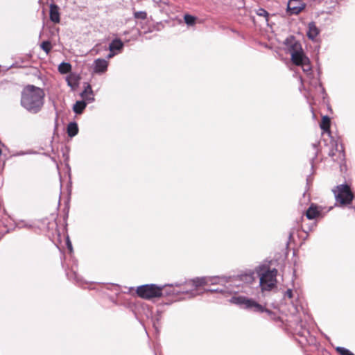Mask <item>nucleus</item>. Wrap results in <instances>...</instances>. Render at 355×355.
<instances>
[{"mask_svg": "<svg viewBox=\"0 0 355 355\" xmlns=\"http://www.w3.org/2000/svg\"><path fill=\"white\" fill-rule=\"evenodd\" d=\"M44 103V92L40 87L28 85L21 92V105L28 112L33 114L39 112Z\"/></svg>", "mask_w": 355, "mask_h": 355, "instance_id": "nucleus-1", "label": "nucleus"}, {"mask_svg": "<svg viewBox=\"0 0 355 355\" xmlns=\"http://www.w3.org/2000/svg\"><path fill=\"white\" fill-rule=\"evenodd\" d=\"M230 302L235 304L241 308L248 309L256 313H266L268 317L272 320H276L279 318L271 311L265 309L262 305L252 299H249L245 296H233Z\"/></svg>", "mask_w": 355, "mask_h": 355, "instance_id": "nucleus-2", "label": "nucleus"}, {"mask_svg": "<svg viewBox=\"0 0 355 355\" xmlns=\"http://www.w3.org/2000/svg\"><path fill=\"white\" fill-rule=\"evenodd\" d=\"M163 286H158L156 284H144L137 287V294L141 298L150 300L155 297L162 296Z\"/></svg>", "mask_w": 355, "mask_h": 355, "instance_id": "nucleus-3", "label": "nucleus"}, {"mask_svg": "<svg viewBox=\"0 0 355 355\" xmlns=\"http://www.w3.org/2000/svg\"><path fill=\"white\" fill-rule=\"evenodd\" d=\"M336 188V190H334L336 201L341 205H349L353 201L354 194L348 184H342L337 186Z\"/></svg>", "mask_w": 355, "mask_h": 355, "instance_id": "nucleus-4", "label": "nucleus"}, {"mask_svg": "<svg viewBox=\"0 0 355 355\" xmlns=\"http://www.w3.org/2000/svg\"><path fill=\"white\" fill-rule=\"evenodd\" d=\"M220 283L218 284H221L225 286L227 289V292L230 293H236L241 291V288H243V283L239 280L236 276L233 277H220Z\"/></svg>", "mask_w": 355, "mask_h": 355, "instance_id": "nucleus-5", "label": "nucleus"}, {"mask_svg": "<svg viewBox=\"0 0 355 355\" xmlns=\"http://www.w3.org/2000/svg\"><path fill=\"white\" fill-rule=\"evenodd\" d=\"M277 270H267L260 276V286L262 290H270L276 283Z\"/></svg>", "mask_w": 355, "mask_h": 355, "instance_id": "nucleus-6", "label": "nucleus"}, {"mask_svg": "<svg viewBox=\"0 0 355 355\" xmlns=\"http://www.w3.org/2000/svg\"><path fill=\"white\" fill-rule=\"evenodd\" d=\"M220 277L214 276V277H197L191 280L193 286L196 287L207 285V284H218L220 283Z\"/></svg>", "mask_w": 355, "mask_h": 355, "instance_id": "nucleus-7", "label": "nucleus"}, {"mask_svg": "<svg viewBox=\"0 0 355 355\" xmlns=\"http://www.w3.org/2000/svg\"><path fill=\"white\" fill-rule=\"evenodd\" d=\"M333 146L334 148L329 150V156H330L334 162H341L344 160L345 153L343 146H340V148H339L337 142H335Z\"/></svg>", "mask_w": 355, "mask_h": 355, "instance_id": "nucleus-8", "label": "nucleus"}, {"mask_svg": "<svg viewBox=\"0 0 355 355\" xmlns=\"http://www.w3.org/2000/svg\"><path fill=\"white\" fill-rule=\"evenodd\" d=\"M303 9V6L297 0H290L287 5V12L289 15H297Z\"/></svg>", "mask_w": 355, "mask_h": 355, "instance_id": "nucleus-9", "label": "nucleus"}, {"mask_svg": "<svg viewBox=\"0 0 355 355\" xmlns=\"http://www.w3.org/2000/svg\"><path fill=\"white\" fill-rule=\"evenodd\" d=\"M108 62L105 59L98 58L94 62V71L97 73H104L107 71Z\"/></svg>", "mask_w": 355, "mask_h": 355, "instance_id": "nucleus-10", "label": "nucleus"}, {"mask_svg": "<svg viewBox=\"0 0 355 355\" xmlns=\"http://www.w3.org/2000/svg\"><path fill=\"white\" fill-rule=\"evenodd\" d=\"M291 60L295 65L300 66L304 62H308L309 58L302 51H294L291 53Z\"/></svg>", "mask_w": 355, "mask_h": 355, "instance_id": "nucleus-11", "label": "nucleus"}, {"mask_svg": "<svg viewBox=\"0 0 355 355\" xmlns=\"http://www.w3.org/2000/svg\"><path fill=\"white\" fill-rule=\"evenodd\" d=\"M59 7L54 3L50 5L49 17L53 23L58 24L60 21V15Z\"/></svg>", "mask_w": 355, "mask_h": 355, "instance_id": "nucleus-12", "label": "nucleus"}, {"mask_svg": "<svg viewBox=\"0 0 355 355\" xmlns=\"http://www.w3.org/2000/svg\"><path fill=\"white\" fill-rule=\"evenodd\" d=\"M238 278H239V280L241 281V283H243V286L245 285H249L253 282L254 280V272H246V273H242L240 275H236Z\"/></svg>", "mask_w": 355, "mask_h": 355, "instance_id": "nucleus-13", "label": "nucleus"}, {"mask_svg": "<svg viewBox=\"0 0 355 355\" xmlns=\"http://www.w3.org/2000/svg\"><path fill=\"white\" fill-rule=\"evenodd\" d=\"M309 29L307 31V37L311 40H314L315 38L318 35L320 31L314 22H310L309 24Z\"/></svg>", "mask_w": 355, "mask_h": 355, "instance_id": "nucleus-14", "label": "nucleus"}, {"mask_svg": "<svg viewBox=\"0 0 355 355\" xmlns=\"http://www.w3.org/2000/svg\"><path fill=\"white\" fill-rule=\"evenodd\" d=\"M320 214V211L318 209V207L312 204L306 211V216L308 219L312 220Z\"/></svg>", "mask_w": 355, "mask_h": 355, "instance_id": "nucleus-15", "label": "nucleus"}, {"mask_svg": "<svg viewBox=\"0 0 355 355\" xmlns=\"http://www.w3.org/2000/svg\"><path fill=\"white\" fill-rule=\"evenodd\" d=\"M81 96L89 103L94 101V98L93 96V91L91 85L87 84L85 87L84 91L80 94Z\"/></svg>", "mask_w": 355, "mask_h": 355, "instance_id": "nucleus-16", "label": "nucleus"}, {"mask_svg": "<svg viewBox=\"0 0 355 355\" xmlns=\"http://www.w3.org/2000/svg\"><path fill=\"white\" fill-rule=\"evenodd\" d=\"M67 85L73 89H75L79 82V77L76 74H70L66 77Z\"/></svg>", "mask_w": 355, "mask_h": 355, "instance_id": "nucleus-17", "label": "nucleus"}, {"mask_svg": "<svg viewBox=\"0 0 355 355\" xmlns=\"http://www.w3.org/2000/svg\"><path fill=\"white\" fill-rule=\"evenodd\" d=\"M123 47V43L122 41L119 39H114L112 41V42L110 44L108 49L110 51H121Z\"/></svg>", "mask_w": 355, "mask_h": 355, "instance_id": "nucleus-18", "label": "nucleus"}, {"mask_svg": "<svg viewBox=\"0 0 355 355\" xmlns=\"http://www.w3.org/2000/svg\"><path fill=\"white\" fill-rule=\"evenodd\" d=\"M78 132V127L76 122H71L67 126V134L69 137H73Z\"/></svg>", "mask_w": 355, "mask_h": 355, "instance_id": "nucleus-19", "label": "nucleus"}, {"mask_svg": "<svg viewBox=\"0 0 355 355\" xmlns=\"http://www.w3.org/2000/svg\"><path fill=\"white\" fill-rule=\"evenodd\" d=\"M330 118L328 116H324L320 123V128L326 132H330Z\"/></svg>", "mask_w": 355, "mask_h": 355, "instance_id": "nucleus-20", "label": "nucleus"}, {"mask_svg": "<svg viewBox=\"0 0 355 355\" xmlns=\"http://www.w3.org/2000/svg\"><path fill=\"white\" fill-rule=\"evenodd\" d=\"M295 334H297L298 336L303 337L306 336V334H309L308 329L303 327L302 324V321H299V322L297 324L296 327L294 329Z\"/></svg>", "mask_w": 355, "mask_h": 355, "instance_id": "nucleus-21", "label": "nucleus"}, {"mask_svg": "<svg viewBox=\"0 0 355 355\" xmlns=\"http://www.w3.org/2000/svg\"><path fill=\"white\" fill-rule=\"evenodd\" d=\"M71 70V65L69 62H62L58 66V71L61 74H65L70 72Z\"/></svg>", "mask_w": 355, "mask_h": 355, "instance_id": "nucleus-22", "label": "nucleus"}, {"mask_svg": "<svg viewBox=\"0 0 355 355\" xmlns=\"http://www.w3.org/2000/svg\"><path fill=\"white\" fill-rule=\"evenodd\" d=\"M87 104L85 101H77L73 107V112L76 114H81L85 108Z\"/></svg>", "mask_w": 355, "mask_h": 355, "instance_id": "nucleus-23", "label": "nucleus"}, {"mask_svg": "<svg viewBox=\"0 0 355 355\" xmlns=\"http://www.w3.org/2000/svg\"><path fill=\"white\" fill-rule=\"evenodd\" d=\"M318 145H319V143L312 144V147L313 148V157L310 159V162H311L312 168L313 167L314 160L317 158V156L318 154Z\"/></svg>", "mask_w": 355, "mask_h": 355, "instance_id": "nucleus-24", "label": "nucleus"}, {"mask_svg": "<svg viewBox=\"0 0 355 355\" xmlns=\"http://www.w3.org/2000/svg\"><path fill=\"white\" fill-rule=\"evenodd\" d=\"M300 66L302 67L303 71L308 76L311 74V66L309 60L308 62H304Z\"/></svg>", "mask_w": 355, "mask_h": 355, "instance_id": "nucleus-25", "label": "nucleus"}, {"mask_svg": "<svg viewBox=\"0 0 355 355\" xmlns=\"http://www.w3.org/2000/svg\"><path fill=\"white\" fill-rule=\"evenodd\" d=\"M184 21L188 26H193L195 24L196 17L191 15L187 14L184 17Z\"/></svg>", "mask_w": 355, "mask_h": 355, "instance_id": "nucleus-26", "label": "nucleus"}, {"mask_svg": "<svg viewBox=\"0 0 355 355\" xmlns=\"http://www.w3.org/2000/svg\"><path fill=\"white\" fill-rule=\"evenodd\" d=\"M336 350L340 355H354L351 351L343 347H337Z\"/></svg>", "mask_w": 355, "mask_h": 355, "instance_id": "nucleus-27", "label": "nucleus"}, {"mask_svg": "<svg viewBox=\"0 0 355 355\" xmlns=\"http://www.w3.org/2000/svg\"><path fill=\"white\" fill-rule=\"evenodd\" d=\"M41 48L46 53H49L51 50V44L49 41H44L41 44Z\"/></svg>", "mask_w": 355, "mask_h": 355, "instance_id": "nucleus-28", "label": "nucleus"}, {"mask_svg": "<svg viewBox=\"0 0 355 355\" xmlns=\"http://www.w3.org/2000/svg\"><path fill=\"white\" fill-rule=\"evenodd\" d=\"M134 17L135 19H146L147 18V13L145 11H137L134 12Z\"/></svg>", "mask_w": 355, "mask_h": 355, "instance_id": "nucleus-29", "label": "nucleus"}, {"mask_svg": "<svg viewBox=\"0 0 355 355\" xmlns=\"http://www.w3.org/2000/svg\"><path fill=\"white\" fill-rule=\"evenodd\" d=\"M256 13L259 16L264 17L266 18V21H268L269 13L265 9H263V8H259L257 10Z\"/></svg>", "mask_w": 355, "mask_h": 355, "instance_id": "nucleus-30", "label": "nucleus"}, {"mask_svg": "<svg viewBox=\"0 0 355 355\" xmlns=\"http://www.w3.org/2000/svg\"><path fill=\"white\" fill-rule=\"evenodd\" d=\"M293 296V290L291 289V288H288L285 293H284V297H288L289 299L292 298Z\"/></svg>", "mask_w": 355, "mask_h": 355, "instance_id": "nucleus-31", "label": "nucleus"}, {"mask_svg": "<svg viewBox=\"0 0 355 355\" xmlns=\"http://www.w3.org/2000/svg\"><path fill=\"white\" fill-rule=\"evenodd\" d=\"M66 244L68 250H69L70 252H71L73 251L72 244L68 236H67L66 239Z\"/></svg>", "mask_w": 355, "mask_h": 355, "instance_id": "nucleus-32", "label": "nucleus"}, {"mask_svg": "<svg viewBox=\"0 0 355 355\" xmlns=\"http://www.w3.org/2000/svg\"><path fill=\"white\" fill-rule=\"evenodd\" d=\"M224 287H225V286H224ZM209 291L210 292L227 293L226 288H225L224 289L223 288H217L211 289V290H209Z\"/></svg>", "mask_w": 355, "mask_h": 355, "instance_id": "nucleus-33", "label": "nucleus"}, {"mask_svg": "<svg viewBox=\"0 0 355 355\" xmlns=\"http://www.w3.org/2000/svg\"><path fill=\"white\" fill-rule=\"evenodd\" d=\"M116 53V52L110 51V53L106 56V58L110 59L112 57H114Z\"/></svg>", "mask_w": 355, "mask_h": 355, "instance_id": "nucleus-34", "label": "nucleus"}, {"mask_svg": "<svg viewBox=\"0 0 355 355\" xmlns=\"http://www.w3.org/2000/svg\"><path fill=\"white\" fill-rule=\"evenodd\" d=\"M177 293H185V294H189L188 291H186V290H184V289H182V290H180V291H177Z\"/></svg>", "mask_w": 355, "mask_h": 355, "instance_id": "nucleus-35", "label": "nucleus"}, {"mask_svg": "<svg viewBox=\"0 0 355 355\" xmlns=\"http://www.w3.org/2000/svg\"><path fill=\"white\" fill-rule=\"evenodd\" d=\"M194 292H195V293L196 292V289H195V290H193V291H191V296H195V295H196V293H194Z\"/></svg>", "mask_w": 355, "mask_h": 355, "instance_id": "nucleus-36", "label": "nucleus"}, {"mask_svg": "<svg viewBox=\"0 0 355 355\" xmlns=\"http://www.w3.org/2000/svg\"><path fill=\"white\" fill-rule=\"evenodd\" d=\"M319 86H320V89H321L322 92H324V89L322 87L321 83H319Z\"/></svg>", "mask_w": 355, "mask_h": 355, "instance_id": "nucleus-37", "label": "nucleus"}, {"mask_svg": "<svg viewBox=\"0 0 355 355\" xmlns=\"http://www.w3.org/2000/svg\"><path fill=\"white\" fill-rule=\"evenodd\" d=\"M352 202H354V206H353V208H354V210H355V198H354V200H353V201H352Z\"/></svg>", "mask_w": 355, "mask_h": 355, "instance_id": "nucleus-38", "label": "nucleus"}, {"mask_svg": "<svg viewBox=\"0 0 355 355\" xmlns=\"http://www.w3.org/2000/svg\"><path fill=\"white\" fill-rule=\"evenodd\" d=\"M295 309L296 312H298L297 308L296 306L295 307Z\"/></svg>", "mask_w": 355, "mask_h": 355, "instance_id": "nucleus-39", "label": "nucleus"}, {"mask_svg": "<svg viewBox=\"0 0 355 355\" xmlns=\"http://www.w3.org/2000/svg\"><path fill=\"white\" fill-rule=\"evenodd\" d=\"M2 154V150L0 148V155Z\"/></svg>", "mask_w": 355, "mask_h": 355, "instance_id": "nucleus-40", "label": "nucleus"}]
</instances>
